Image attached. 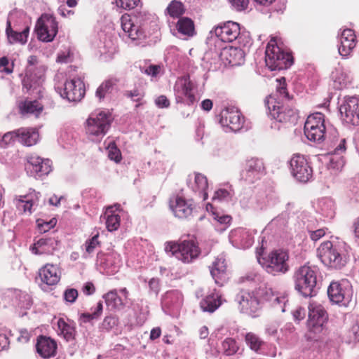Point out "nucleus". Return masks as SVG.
<instances>
[{
	"mask_svg": "<svg viewBox=\"0 0 359 359\" xmlns=\"http://www.w3.org/2000/svg\"><path fill=\"white\" fill-rule=\"evenodd\" d=\"M318 255L325 266L334 269H341L348 260L346 245L343 242L321 243L318 248Z\"/></svg>",
	"mask_w": 359,
	"mask_h": 359,
	"instance_id": "nucleus-1",
	"label": "nucleus"
},
{
	"mask_svg": "<svg viewBox=\"0 0 359 359\" xmlns=\"http://www.w3.org/2000/svg\"><path fill=\"white\" fill-rule=\"evenodd\" d=\"M170 208L176 217L180 219H189L195 208L191 200H187L180 196H176L170 201Z\"/></svg>",
	"mask_w": 359,
	"mask_h": 359,
	"instance_id": "nucleus-18",
	"label": "nucleus"
},
{
	"mask_svg": "<svg viewBox=\"0 0 359 359\" xmlns=\"http://www.w3.org/2000/svg\"><path fill=\"white\" fill-rule=\"evenodd\" d=\"M125 95L128 97L131 98L133 101H140L143 97V94L138 89H134L133 90H128L125 93Z\"/></svg>",
	"mask_w": 359,
	"mask_h": 359,
	"instance_id": "nucleus-62",
	"label": "nucleus"
},
{
	"mask_svg": "<svg viewBox=\"0 0 359 359\" xmlns=\"http://www.w3.org/2000/svg\"><path fill=\"white\" fill-rule=\"evenodd\" d=\"M193 84L187 77H182L176 81L174 87L175 99L177 103L183 102L184 98L188 103L192 104L195 101V96L192 93Z\"/></svg>",
	"mask_w": 359,
	"mask_h": 359,
	"instance_id": "nucleus-20",
	"label": "nucleus"
},
{
	"mask_svg": "<svg viewBox=\"0 0 359 359\" xmlns=\"http://www.w3.org/2000/svg\"><path fill=\"white\" fill-rule=\"evenodd\" d=\"M161 66L156 65H150L148 67L141 68L142 72L153 77L156 76L159 74Z\"/></svg>",
	"mask_w": 359,
	"mask_h": 359,
	"instance_id": "nucleus-58",
	"label": "nucleus"
},
{
	"mask_svg": "<svg viewBox=\"0 0 359 359\" xmlns=\"http://www.w3.org/2000/svg\"><path fill=\"white\" fill-rule=\"evenodd\" d=\"M37 353L44 358L53 357L56 353V342L50 337H40L38 339L36 345Z\"/></svg>",
	"mask_w": 359,
	"mask_h": 359,
	"instance_id": "nucleus-29",
	"label": "nucleus"
},
{
	"mask_svg": "<svg viewBox=\"0 0 359 359\" xmlns=\"http://www.w3.org/2000/svg\"><path fill=\"white\" fill-rule=\"evenodd\" d=\"M188 187L195 193L198 194L203 200L208 198L205 192L208 188V180L201 173H194L188 176L187 181Z\"/></svg>",
	"mask_w": 359,
	"mask_h": 359,
	"instance_id": "nucleus-26",
	"label": "nucleus"
},
{
	"mask_svg": "<svg viewBox=\"0 0 359 359\" xmlns=\"http://www.w3.org/2000/svg\"><path fill=\"white\" fill-rule=\"evenodd\" d=\"M327 294L330 301L336 304L346 307L353 304V288L347 280L331 283L327 289Z\"/></svg>",
	"mask_w": 359,
	"mask_h": 359,
	"instance_id": "nucleus-8",
	"label": "nucleus"
},
{
	"mask_svg": "<svg viewBox=\"0 0 359 359\" xmlns=\"http://www.w3.org/2000/svg\"><path fill=\"white\" fill-rule=\"evenodd\" d=\"M55 89L62 98L69 102H79L85 94L84 83L79 78L67 81L63 88L56 87Z\"/></svg>",
	"mask_w": 359,
	"mask_h": 359,
	"instance_id": "nucleus-15",
	"label": "nucleus"
},
{
	"mask_svg": "<svg viewBox=\"0 0 359 359\" xmlns=\"http://www.w3.org/2000/svg\"><path fill=\"white\" fill-rule=\"evenodd\" d=\"M231 6L238 11L245 10L248 5L249 0H229Z\"/></svg>",
	"mask_w": 359,
	"mask_h": 359,
	"instance_id": "nucleus-60",
	"label": "nucleus"
},
{
	"mask_svg": "<svg viewBox=\"0 0 359 359\" xmlns=\"http://www.w3.org/2000/svg\"><path fill=\"white\" fill-rule=\"evenodd\" d=\"M108 157L118 163L121 159V154L120 150L117 148L116 144L113 142L109 143L107 146Z\"/></svg>",
	"mask_w": 359,
	"mask_h": 359,
	"instance_id": "nucleus-51",
	"label": "nucleus"
},
{
	"mask_svg": "<svg viewBox=\"0 0 359 359\" xmlns=\"http://www.w3.org/2000/svg\"><path fill=\"white\" fill-rule=\"evenodd\" d=\"M240 25L236 22L227 21L215 27L211 32L224 42H233L240 35Z\"/></svg>",
	"mask_w": 359,
	"mask_h": 359,
	"instance_id": "nucleus-19",
	"label": "nucleus"
},
{
	"mask_svg": "<svg viewBox=\"0 0 359 359\" xmlns=\"http://www.w3.org/2000/svg\"><path fill=\"white\" fill-rule=\"evenodd\" d=\"M18 129L5 133L1 138L0 147H4L13 144L15 140L18 141Z\"/></svg>",
	"mask_w": 359,
	"mask_h": 359,
	"instance_id": "nucleus-47",
	"label": "nucleus"
},
{
	"mask_svg": "<svg viewBox=\"0 0 359 359\" xmlns=\"http://www.w3.org/2000/svg\"><path fill=\"white\" fill-rule=\"evenodd\" d=\"M41 281L47 285H55L60 280V272L57 266L46 264L39 271Z\"/></svg>",
	"mask_w": 359,
	"mask_h": 359,
	"instance_id": "nucleus-30",
	"label": "nucleus"
},
{
	"mask_svg": "<svg viewBox=\"0 0 359 359\" xmlns=\"http://www.w3.org/2000/svg\"><path fill=\"white\" fill-rule=\"evenodd\" d=\"M356 45L355 35L353 29H344L340 37V46L339 47V53L342 57H346L350 55Z\"/></svg>",
	"mask_w": 359,
	"mask_h": 359,
	"instance_id": "nucleus-28",
	"label": "nucleus"
},
{
	"mask_svg": "<svg viewBox=\"0 0 359 359\" xmlns=\"http://www.w3.org/2000/svg\"><path fill=\"white\" fill-rule=\"evenodd\" d=\"M58 242L55 238H41L34 243L31 250L34 254H51L56 249Z\"/></svg>",
	"mask_w": 359,
	"mask_h": 359,
	"instance_id": "nucleus-31",
	"label": "nucleus"
},
{
	"mask_svg": "<svg viewBox=\"0 0 359 359\" xmlns=\"http://www.w3.org/2000/svg\"><path fill=\"white\" fill-rule=\"evenodd\" d=\"M118 320L113 316H107L103 320L100 328L102 330L109 331L116 326Z\"/></svg>",
	"mask_w": 359,
	"mask_h": 359,
	"instance_id": "nucleus-54",
	"label": "nucleus"
},
{
	"mask_svg": "<svg viewBox=\"0 0 359 359\" xmlns=\"http://www.w3.org/2000/svg\"><path fill=\"white\" fill-rule=\"evenodd\" d=\"M266 106L272 118L279 123L294 122L296 120L297 114L295 111L282 104L275 95H270L266 98Z\"/></svg>",
	"mask_w": 359,
	"mask_h": 359,
	"instance_id": "nucleus-11",
	"label": "nucleus"
},
{
	"mask_svg": "<svg viewBox=\"0 0 359 359\" xmlns=\"http://www.w3.org/2000/svg\"><path fill=\"white\" fill-rule=\"evenodd\" d=\"M165 250L184 263L192 262L200 254L199 248L193 240H184L180 243L170 242L166 245Z\"/></svg>",
	"mask_w": 359,
	"mask_h": 359,
	"instance_id": "nucleus-7",
	"label": "nucleus"
},
{
	"mask_svg": "<svg viewBox=\"0 0 359 359\" xmlns=\"http://www.w3.org/2000/svg\"><path fill=\"white\" fill-rule=\"evenodd\" d=\"M304 130L308 140L322 142L325 137V116L319 112L309 115L304 123Z\"/></svg>",
	"mask_w": 359,
	"mask_h": 359,
	"instance_id": "nucleus-10",
	"label": "nucleus"
},
{
	"mask_svg": "<svg viewBox=\"0 0 359 359\" xmlns=\"http://www.w3.org/2000/svg\"><path fill=\"white\" fill-rule=\"evenodd\" d=\"M35 30L40 41L50 42L57 33V22L52 15L43 14L36 22Z\"/></svg>",
	"mask_w": 359,
	"mask_h": 359,
	"instance_id": "nucleus-12",
	"label": "nucleus"
},
{
	"mask_svg": "<svg viewBox=\"0 0 359 359\" xmlns=\"http://www.w3.org/2000/svg\"><path fill=\"white\" fill-rule=\"evenodd\" d=\"M245 342L250 348L255 352H258L262 349L264 342L259 336L252 332H248L245 337Z\"/></svg>",
	"mask_w": 359,
	"mask_h": 359,
	"instance_id": "nucleus-44",
	"label": "nucleus"
},
{
	"mask_svg": "<svg viewBox=\"0 0 359 359\" xmlns=\"http://www.w3.org/2000/svg\"><path fill=\"white\" fill-rule=\"evenodd\" d=\"M229 240L232 245L237 248H248L253 243L252 237L249 231L242 228L231 231Z\"/></svg>",
	"mask_w": 359,
	"mask_h": 359,
	"instance_id": "nucleus-25",
	"label": "nucleus"
},
{
	"mask_svg": "<svg viewBox=\"0 0 359 359\" xmlns=\"http://www.w3.org/2000/svg\"><path fill=\"white\" fill-rule=\"evenodd\" d=\"M178 32L184 36H193L194 33V25L193 21L188 18L179 19L177 25Z\"/></svg>",
	"mask_w": 359,
	"mask_h": 359,
	"instance_id": "nucleus-43",
	"label": "nucleus"
},
{
	"mask_svg": "<svg viewBox=\"0 0 359 359\" xmlns=\"http://www.w3.org/2000/svg\"><path fill=\"white\" fill-rule=\"evenodd\" d=\"M264 172L263 161L258 158L253 157L246 161L243 178L248 182L253 183L255 180L259 179Z\"/></svg>",
	"mask_w": 359,
	"mask_h": 359,
	"instance_id": "nucleus-21",
	"label": "nucleus"
},
{
	"mask_svg": "<svg viewBox=\"0 0 359 359\" xmlns=\"http://www.w3.org/2000/svg\"><path fill=\"white\" fill-rule=\"evenodd\" d=\"M43 81V74L41 72L39 75H36V74L34 75L31 69H27L22 79V86L27 90L36 89L41 85Z\"/></svg>",
	"mask_w": 359,
	"mask_h": 359,
	"instance_id": "nucleus-40",
	"label": "nucleus"
},
{
	"mask_svg": "<svg viewBox=\"0 0 359 359\" xmlns=\"http://www.w3.org/2000/svg\"><path fill=\"white\" fill-rule=\"evenodd\" d=\"M149 18L146 13H138L133 15L125 14L121 18V25L123 31V36L130 39L134 45L142 44L146 38L143 27Z\"/></svg>",
	"mask_w": 359,
	"mask_h": 359,
	"instance_id": "nucleus-3",
	"label": "nucleus"
},
{
	"mask_svg": "<svg viewBox=\"0 0 359 359\" xmlns=\"http://www.w3.org/2000/svg\"><path fill=\"white\" fill-rule=\"evenodd\" d=\"M18 134V142L27 147L36 144L39 139V132L34 128H19Z\"/></svg>",
	"mask_w": 359,
	"mask_h": 359,
	"instance_id": "nucleus-32",
	"label": "nucleus"
},
{
	"mask_svg": "<svg viewBox=\"0 0 359 359\" xmlns=\"http://www.w3.org/2000/svg\"><path fill=\"white\" fill-rule=\"evenodd\" d=\"M0 71L6 74L13 72V65L9 66V60L6 57L0 58Z\"/></svg>",
	"mask_w": 359,
	"mask_h": 359,
	"instance_id": "nucleus-61",
	"label": "nucleus"
},
{
	"mask_svg": "<svg viewBox=\"0 0 359 359\" xmlns=\"http://www.w3.org/2000/svg\"><path fill=\"white\" fill-rule=\"evenodd\" d=\"M116 210L120 207L119 204H115ZM105 220L106 227L109 231H114L118 229L120 226L121 217L114 210V206L107 207L103 216Z\"/></svg>",
	"mask_w": 359,
	"mask_h": 359,
	"instance_id": "nucleus-34",
	"label": "nucleus"
},
{
	"mask_svg": "<svg viewBox=\"0 0 359 359\" xmlns=\"http://www.w3.org/2000/svg\"><path fill=\"white\" fill-rule=\"evenodd\" d=\"M29 27L25 28L23 31L18 32L13 30L11 24L9 20L7 21L6 33L8 40L11 43H20L21 44L26 43L29 35Z\"/></svg>",
	"mask_w": 359,
	"mask_h": 359,
	"instance_id": "nucleus-36",
	"label": "nucleus"
},
{
	"mask_svg": "<svg viewBox=\"0 0 359 359\" xmlns=\"http://www.w3.org/2000/svg\"><path fill=\"white\" fill-rule=\"evenodd\" d=\"M52 163L48 158H42L36 154L27 156V168L40 175H48L52 170Z\"/></svg>",
	"mask_w": 359,
	"mask_h": 359,
	"instance_id": "nucleus-23",
	"label": "nucleus"
},
{
	"mask_svg": "<svg viewBox=\"0 0 359 359\" xmlns=\"http://www.w3.org/2000/svg\"><path fill=\"white\" fill-rule=\"evenodd\" d=\"M40 193L34 191L29 196H20L19 198L16 199L15 205L20 212L31 214L36 208L40 205L39 198L41 197Z\"/></svg>",
	"mask_w": 359,
	"mask_h": 359,
	"instance_id": "nucleus-27",
	"label": "nucleus"
},
{
	"mask_svg": "<svg viewBox=\"0 0 359 359\" xmlns=\"http://www.w3.org/2000/svg\"><path fill=\"white\" fill-rule=\"evenodd\" d=\"M332 79L334 81V88L341 89L346 85V76L339 71L332 72Z\"/></svg>",
	"mask_w": 359,
	"mask_h": 359,
	"instance_id": "nucleus-49",
	"label": "nucleus"
},
{
	"mask_svg": "<svg viewBox=\"0 0 359 359\" xmlns=\"http://www.w3.org/2000/svg\"><path fill=\"white\" fill-rule=\"evenodd\" d=\"M78 297V291L74 288L67 289L63 294V298L65 302L72 304Z\"/></svg>",
	"mask_w": 359,
	"mask_h": 359,
	"instance_id": "nucleus-55",
	"label": "nucleus"
},
{
	"mask_svg": "<svg viewBox=\"0 0 359 359\" xmlns=\"http://www.w3.org/2000/svg\"><path fill=\"white\" fill-rule=\"evenodd\" d=\"M220 60L225 64L238 66L244 62V51L236 47L229 46L222 48L219 53Z\"/></svg>",
	"mask_w": 359,
	"mask_h": 359,
	"instance_id": "nucleus-24",
	"label": "nucleus"
},
{
	"mask_svg": "<svg viewBox=\"0 0 359 359\" xmlns=\"http://www.w3.org/2000/svg\"><path fill=\"white\" fill-rule=\"evenodd\" d=\"M206 208L208 210L209 208L212 210L213 219L217 222V224H215L216 230L219 232L225 231L231 224L232 220L231 216L213 210V207L210 204H208Z\"/></svg>",
	"mask_w": 359,
	"mask_h": 359,
	"instance_id": "nucleus-37",
	"label": "nucleus"
},
{
	"mask_svg": "<svg viewBox=\"0 0 359 359\" xmlns=\"http://www.w3.org/2000/svg\"><path fill=\"white\" fill-rule=\"evenodd\" d=\"M22 115L34 114L38 116L43 110V105L37 100H25L19 105Z\"/></svg>",
	"mask_w": 359,
	"mask_h": 359,
	"instance_id": "nucleus-41",
	"label": "nucleus"
},
{
	"mask_svg": "<svg viewBox=\"0 0 359 359\" xmlns=\"http://www.w3.org/2000/svg\"><path fill=\"white\" fill-rule=\"evenodd\" d=\"M210 268L212 278L215 283L219 284V280H222L226 273V264L225 259L223 256L217 257Z\"/></svg>",
	"mask_w": 359,
	"mask_h": 359,
	"instance_id": "nucleus-38",
	"label": "nucleus"
},
{
	"mask_svg": "<svg viewBox=\"0 0 359 359\" xmlns=\"http://www.w3.org/2000/svg\"><path fill=\"white\" fill-rule=\"evenodd\" d=\"M167 10L170 15L177 18L183 13L184 8L181 2L174 0L169 4Z\"/></svg>",
	"mask_w": 359,
	"mask_h": 359,
	"instance_id": "nucleus-48",
	"label": "nucleus"
},
{
	"mask_svg": "<svg viewBox=\"0 0 359 359\" xmlns=\"http://www.w3.org/2000/svg\"><path fill=\"white\" fill-rule=\"evenodd\" d=\"M103 310V305L102 302H98L96 307L90 313H84L80 316L79 320L81 323H89L94 319H97L102 314Z\"/></svg>",
	"mask_w": 359,
	"mask_h": 359,
	"instance_id": "nucleus-45",
	"label": "nucleus"
},
{
	"mask_svg": "<svg viewBox=\"0 0 359 359\" xmlns=\"http://www.w3.org/2000/svg\"><path fill=\"white\" fill-rule=\"evenodd\" d=\"M106 304L111 309L121 311L128 304V302H125L123 299L118 295L117 290H112L103 296Z\"/></svg>",
	"mask_w": 359,
	"mask_h": 359,
	"instance_id": "nucleus-35",
	"label": "nucleus"
},
{
	"mask_svg": "<svg viewBox=\"0 0 359 359\" xmlns=\"http://www.w3.org/2000/svg\"><path fill=\"white\" fill-rule=\"evenodd\" d=\"M222 303L221 294L214 290L212 292L201 300L200 306L203 311L212 313L220 306Z\"/></svg>",
	"mask_w": 359,
	"mask_h": 359,
	"instance_id": "nucleus-33",
	"label": "nucleus"
},
{
	"mask_svg": "<svg viewBox=\"0 0 359 359\" xmlns=\"http://www.w3.org/2000/svg\"><path fill=\"white\" fill-rule=\"evenodd\" d=\"M257 259L266 271L273 275L285 273L290 269L289 254L285 250H272L267 256L258 254Z\"/></svg>",
	"mask_w": 359,
	"mask_h": 359,
	"instance_id": "nucleus-4",
	"label": "nucleus"
},
{
	"mask_svg": "<svg viewBox=\"0 0 359 359\" xmlns=\"http://www.w3.org/2000/svg\"><path fill=\"white\" fill-rule=\"evenodd\" d=\"M261 279L260 275L257 272H248L244 276L241 278V282H257Z\"/></svg>",
	"mask_w": 359,
	"mask_h": 359,
	"instance_id": "nucleus-59",
	"label": "nucleus"
},
{
	"mask_svg": "<svg viewBox=\"0 0 359 359\" xmlns=\"http://www.w3.org/2000/svg\"><path fill=\"white\" fill-rule=\"evenodd\" d=\"M155 104L159 108H167L170 106V101L165 95H160L155 100Z\"/></svg>",
	"mask_w": 359,
	"mask_h": 359,
	"instance_id": "nucleus-64",
	"label": "nucleus"
},
{
	"mask_svg": "<svg viewBox=\"0 0 359 359\" xmlns=\"http://www.w3.org/2000/svg\"><path fill=\"white\" fill-rule=\"evenodd\" d=\"M308 309L309 338L318 340L327 334L328 315L322 304L313 299L309 301Z\"/></svg>",
	"mask_w": 359,
	"mask_h": 359,
	"instance_id": "nucleus-2",
	"label": "nucleus"
},
{
	"mask_svg": "<svg viewBox=\"0 0 359 359\" xmlns=\"http://www.w3.org/2000/svg\"><path fill=\"white\" fill-rule=\"evenodd\" d=\"M235 301L241 313L252 317L260 310V301L253 292L241 290L236 296Z\"/></svg>",
	"mask_w": 359,
	"mask_h": 359,
	"instance_id": "nucleus-13",
	"label": "nucleus"
},
{
	"mask_svg": "<svg viewBox=\"0 0 359 359\" xmlns=\"http://www.w3.org/2000/svg\"><path fill=\"white\" fill-rule=\"evenodd\" d=\"M291 173L301 182H307L313 175V169L304 155L294 154L290 162Z\"/></svg>",
	"mask_w": 359,
	"mask_h": 359,
	"instance_id": "nucleus-14",
	"label": "nucleus"
},
{
	"mask_svg": "<svg viewBox=\"0 0 359 359\" xmlns=\"http://www.w3.org/2000/svg\"><path fill=\"white\" fill-rule=\"evenodd\" d=\"M113 83L111 81L103 82L97 89L95 95L99 100L103 99L105 95L110 93L112 89Z\"/></svg>",
	"mask_w": 359,
	"mask_h": 359,
	"instance_id": "nucleus-50",
	"label": "nucleus"
},
{
	"mask_svg": "<svg viewBox=\"0 0 359 359\" xmlns=\"http://www.w3.org/2000/svg\"><path fill=\"white\" fill-rule=\"evenodd\" d=\"M294 279L296 290L304 297L316 295V272L310 266H300L294 273Z\"/></svg>",
	"mask_w": 359,
	"mask_h": 359,
	"instance_id": "nucleus-6",
	"label": "nucleus"
},
{
	"mask_svg": "<svg viewBox=\"0 0 359 359\" xmlns=\"http://www.w3.org/2000/svg\"><path fill=\"white\" fill-rule=\"evenodd\" d=\"M98 237L99 235L96 234L86 241L84 245L86 252L88 254L93 252L95 248L100 245Z\"/></svg>",
	"mask_w": 359,
	"mask_h": 359,
	"instance_id": "nucleus-53",
	"label": "nucleus"
},
{
	"mask_svg": "<svg viewBox=\"0 0 359 359\" xmlns=\"http://www.w3.org/2000/svg\"><path fill=\"white\" fill-rule=\"evenodd\" d=\"M140 4V0H116V4L124 9H133Z\"/></svg>",
	"mask_w": 359,
	"mask_h": 359,
	"instance_id": "nucleus-56",
	"label": "nucleus"
},
{
	"mask_svg": "<svg viewBox=\"0 0 359 359\" xmlns=\"http://www.w3.org/2000/svg\"><path fill=\"white\" fill-rule=\"evenodd\" d=\"M265 62L271 71H276L289 68L293 63V59L290 53L282 50L275 38H272L266 48Z\"/></svg>",
	"mask_w": 359,
	"mask_h": 359,
	"instance_id": "nucleus-5",
	"label": "nucleus"
},
{
	"mask_svg": "<svg viewBox=\"0 0 359 359\" xmlns=\"http://www.w3.org/2000/svg\"><path fill=\"white\" fill-rule=\"evenodd\" d=\"M276 81L279 82L278 86H277V94H278V98H287L288 93L286 89L285 78L283 77L280 79H277Z\"/></svg>",
	"mask_w": 359,
	"mask_h": 359,
	"instance_id": "nucleus-57",
	"label": "nucleus"
},
{
	"mask_svg": "<svg viewBox=\"0 0 359 359\" xmlns=\"http://www.w3.org/2000/svg\"><path fill=\"white\" fill-rule=\"evenodd\" d=\"M341 118L343 122L352 125H359V98L357 97H346L339 107Z\"/></svg>",
	"mask_w": 359,
	"mask_h": 359,
	"instance_id": "nucleus-16",
	"label": "nucleus"
},
{
	"mask_svg": "<svg viewBox=\"0 0 359 359\" xmlns=\"http://www.w3.org/2000/svg\"><path fill=\"white\" fill-rule=\"evenodd\" d=\"M57 325L58 333L62 335L67 341H71L74 339L76 330L73 325L68 323L63 318H59Z\"/></svg>",
	"mask_w": 359,
	"mask_h": 359,
	"instance_id": "nucleus-42",
	"label": "nucleus"
},
{
	"mask_svg": "<svg viewBox=\"0 0 359 359\" xmlns=\"http://www.w3.org/2000/svg\"><path fill=\"white\" fill-rule=\"evenodd\" d=\"M342 340L352 345L359 342V325L357 322H353L346 327L342 334Z\"/></svg>",
	"mask_w": 359,
	"mask_h": 359,
	"instance_id": "nucleus-39",
	"label": "nucleus"
},
{
	"mask_svg": "<svg viewBox=\"0 0 359 359\" xmlns=\"http://www.w3.org/2000/svg\"><path fill=\"white\" fill-rule=\"evenodd\" d=\"M112 121L111 114L106 111L93 113L86 121L88 135L100 138L107 133Z\"/></svg>",
	"mask_w": 359,
	"mask_h": 359,
	"instance_id": "nucleus-9",
	"label": "nucleus"
},
{
	"mask_svg": "<svg viewBox=\"0 0 359 359\" xmlns=\"http://www.w3.org/2000/svg\"><path fill=\"white\" fill-rule=\"evenodd\" d=\"M319 205L321 208L323 214H325L327 217L332 216L333 214V202L329 198L322 199L319 202Z\"/></svg>",
	"mask_w": 359,
	"mask_h": 359,
	"instance_id": "nucleus-52",
	"label": "nucleus"
},
{
	"mask_svg": "<svg viewBox=\"0 0 359 359\" xmlns=\"http://www.w3.org/2000/svg\"><path fill=\"white\" fill-rule=\"evenodd\" d=\"M219 123L223 128L236 132L243 126L241 113L235 107H226L220 113Z\"/></svg>",
	"mask_w": 359,
	"mask_h": 359,
	"instance_id": "nucleus-17",
	"label": "nucleus"
},
{
	"mask_svg": "<svg viewBox=\"0 0 359 359\" xmlns=\"http://www.w3.org/2000/svg\"><path fill=\"white\" fill-rule=\"evenodd\" d=\"M55 224V222H54L53 220H50L49 222H42V223H41L40 219L37 220L38 229L41 232H43V233L50 230L51 228H53Z\"/></svg>",
	"mask_w": 359,
	"mask_h": 359,
	"instance_id": "nucleus-63",
	"label": "nucleus"
},
{
	"mask_svg": "<svg viewBox=\"0 0 359 359\" xmlns=\"http://www.w3.org/2000/svg\"><path fill=\"white\" fill-rule=\"evenodd\" d=\"M234 195V191L230 186L229 189L220 188L215 191L212 199L218 201H230Z\"/></svg>",
	"mask_w": 359,
	"mask_h": 359,
	"instance_id": "nucleus-46",
	"label": "nucleus"
},
{
	"mask_svg": "<svg viewBox=\"0 0 359 359\" xmlns=\"http://www.w3.org/2000/svg\"><path fill=\"white\" fill-rule=\"evenodd\" d=\"M346 139H340L333 151L328 154L327 167L329 169L339 171L343 168L345 161L341 154L346 150Z\"/></svg>",
	"mask_w": 359,
	"mask_h": 359,
	"instance_id": "nucleus-22",
	"label": "nucleus"
}]
</instances>
